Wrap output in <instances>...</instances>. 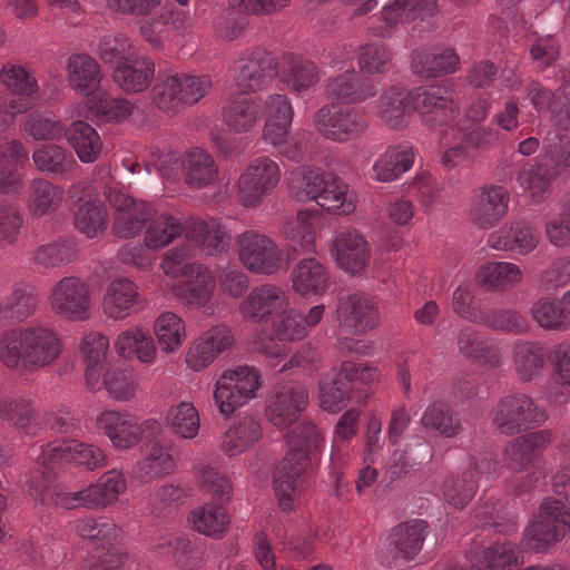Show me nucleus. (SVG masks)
<instances>
[{"mask_svg": "<svg viewBox=\"0 0 570 570\" xmlns=\"http://www.w3.org/2000/svg\"><path fill=\"white\" fill-rule=\"evenodd\" d=\"M285 441L292 450L276 466L273 482L279 508L292 512L296 508L304 472L311 463L309 454L318 448L322 436L314 423L304 421L285 434Z\"/></svg>", "mask_w": 570, "mask_h": 570, "instance_id": "f257e3e1", "label": "nucleus"}, {"mask_svg": "<svg viewBox=\"0 0 570 570\" xmlns=\"http://www.w3.org/2000/svg\"><path fill=\"white\" fill-rule=\"evenodd\" d=\"M60 353L56 333L47 327L10 330L0 335V360L8 368L39 370L50 365Z\"/></svg>", "mask_w": 570, "mask_h": 570, "instance_id": "f03ea898", "label": "nucleus"}, {"mask_svg": "<svg viewBox=\"0 0 570 570\" xmlns=\"http://www.w3.org/2000/svg\"><path fill=\"white\" fill-rule=\"evenodd\" d=\"M212 88L207 76L159 72L153 88V102L167 114H178L186 106L198 102Z\"/></svg>", "mask_w": 570, "mask_h": 570, "instance_id": "7ed1b4c3", "label": "nucleus"}, {"mask_svg": "<svg viewBox=\"0 0 570 570\" xmlns=\"http://www.w3.org/2000/svg\"><path fill=\"white\" fill-rule=\"evenodd\" d=\"M198 474L206 490L219 505H206L193 511L191 522L195 529L203 534L222 535L227 531L229 523L227 513L222 505L230 500L233 485L224 473L213 466L199 468Z\"/></svg>", "mask_w": 570, "mask_h": 570, "instance_id": "20e7f679", "label": "nucleus"}, {"mask_svg": "<svg viewBox=\"0 0 570 570\" xmlns=\"http://www.w3.org/2000/svg\"><path fill=\"white\" fill-rule=\"evenodd\" d=\"M548 419L546 410L521 392L503 395L491 411L493 428L505 436H513L530 428L543 424Z\"/></svg>", "mask_w": 570, "mask_h": 570, "instance_id": "39448f33", "label": "nucleus"}, {"mask_svg": "<svg viewBox=\"0 0 570 570\" xmlns=\"http://www.w3.org/2000/svg\"><path fill=\"white\" fill-rule=\"evenodd\" d=\"M105 461L104 452L92 444H86L73 439L63 440L59 443L50 442L41 446V452L37 456V463L45 468V471L40 472L42 480L33 476L32 483L37 490L47 488L52 480L51 470L58 464L75 463L94 470L102 466Z\"/></svg>", "mask_w": 570, "mask_h": 570, "instance_id": "423d86ee", "label": "nucleus"}, {"mask_svg": "<svg viewBox=\"0 0 570 570\" xmlns=\"http://www.w3.org/2000/svg\"><path fill=\"white\" fill-rule=\"evenodd\" d=\"M377 371L364 363L344 361L340 370L325 375L318 383L320 406L327 412L341 411L352 397L354 384H368L376 379Z\"/></svg>", "mask_w": 570, "mask_h": 570, "instance_id": "0eeeda50", "label": "nucleus"}, {"mask_svg": "<svg viewBox=\"0 0 570 570\" xmlns=\"http://www.w3.org/2000/svg\"><path fill=\"white\" fill-rule=\"evenodd\" d=\"M570 530V513L561 500L547 498L537 520L530 524L523 535L524 548L543 552L561 541Z\"/></svg>", "mask_w": 570, "mask_h": 570, "instance_id": "6e6552de", "label": "nucleus"}, {"mask_svg": "<svg viewBox=\"0 0 570 570\" xmlns=\"http://www.w3.org/2000/svg\"><path fill=\"white\" fill-rule=\"evenodd\" d=\"M281 179V169L273 159H253L236 181V200L247 208L258 207L272 194Z\"/></svg>", "mask_w": 570, "mask_h": 570, "instance_id": "1a4fd4ad", "label": "nucleus"}, {"mask_svg": "<svg viewBox=\"0 0 570 570\" xmlns=\"http://www.w3.org/2000/svg\"><path fill=\"white\" fill-rule=\"evenodd\" d=\"M313 127L327 140L347 142L363 136L368 129V121L365 115L356 109L328 104L315 112Z\"/></svg>", "mask_w": 570, "mask_h": 570, "instance_id": "9d476101", "label": "nucleus"}, {"mask_svg": "<svg viewBox=\"0 0 570 570\" xmlns=\"http://www.w3.org/2000/svg\"><path fill=\"white\" fill-rule=\"evenodd\" d=\"M259 386L261 375L255 367L244 365L227 370L216 383L215 404L222 414L229 416L255 397Z\"/></svg>", "mask_w": 570, "mask_h": 570, "instance_id": "9b49d317", "label": "nucleus"}, {"mask_svg": "<svg viewBox=\"0 0 570 570\" xmlns=\"http://www.w3.org/2000/svg\"><path fill=\"white\" fill-rule=\"evenodd\" d=\"M237 254L250 273L269 276L283 266V252L267 235L246 230L236 238Z\"/></svg>", "mask_w": 570, "mask_h": 570, "instance_id": "f8f14e48", "label": "nucleus"}, {"mask_svg": "<svg viewBox=\"0 0 570 570\" xmlns=\"http://www.w3.org/2000/svg\"><path fill=\"white\" fill-rule=\"evenodd\" d=\"M126 490V481L116 471L102 474L96 483L76 492H58L56 503L66 509L87 508L105 509L114 504Z\"/></svg>", "mask_w": 570, "mask_h": 570, "instance_id": "ddd939ff", "label": "nucleus"}, {"mask_svg": "<svg viewBox=\"0 0 570 570\" xmlns=\"http://www.w3.org/2000/svg\"><path fill=\"white\" fill-rule=\"evenodd\" d=\"M105 195L110 206L116 209L111 230L118 238L128 239L139 235L156 215V209L150 204L136 200L118 189L108 188Z\"/></svg>", "mask_w": 570, "mask_h": 570, "instance_id": "4468645a", "label": "nucleus"}, {"mask_svg": "<svg viewBox=\"0 0 570 570\" xmlns=\"http://www.w3.org/2000/svg\"><path fill=\"white\" fill-rule=\"evenodd\" d=\"M307 404V387L299 382H288L277 386L269 395L266 417L275 426L287 429L297 421Z\"/></svg>", "mask_w": 570, "mask_h": 570, "instance_id": "2eb2a0df", "label": "nucleus"}, {"mask_svg": "<svg viewBox=\"0 0 570 570\" xmlns=\"http://www.w3.org/2000/svg\"><path fill=\"white\" fill-rule=\"evenodd\" d=\"M51 308L71 321H85L90 316L88 285L76 276L62 277L51 289Z\"/></svg>", "mask_w": 570, "mask_h": 570, "instance_id": "dca6fc26", "label": "nucleus"}, {"mask_svg": "<svg viewBox=\"0 0 570 570\" xmlns=\"http://www.w3.org/2000/svg\"><path fill=\"white\" fill-rule=\"evenodd\" d=\"M336 323L341 335H360L376 326L377 314L366 296L346 294L338 298Z\"/></svg>", "mask_w": 570, "mask_h": 570, "instance_id": "f3484780", "label": "nucleus"}, {"mask_svg": "<svg viewBox=\"0 0 570 570\" xmlns=\"http://www.w3.org/2000/svg\"><path fill=\"white\" fill-rule=\"evenodd\" d=\"M277 66L272 52L256 48L238 60L236 85L244 92L261 90L276 77Z\"/></svg>", "mask_w": 570, "mask_h": 570, "instance_id": "a211bd4d", "label": "nucleus"}, {"mask_svg": "<svg viewBox=\"0 0 570 570\" xmlns=\"http://www.w3.org/2000/svg\"><path fill=\"white\" fill-rule=\"evenodd\" d=\"M414 107L422 120L432 128L446 125L459 114L452 90L441 86L414 92Z\"/></svg>", "mask_w": 570, "mask_h": 570, "instance_id": "6ab92c4d", "label": "nucleus"}, {"mask_svg": "<svg viewBox=\"0 0 570 570\" xmlns=\"http://www.w3.org/2000/svg\"><path fill=\"white\" fill-rule=\"evenodd\" d=\"M553 434L548 429L524 433L511 440L503 451L504 465L521 472L532 464L552 443Z\"/></svg>", "mask_w": 570, "mask_h": 570, "instance_id": "aec40b11", "label": "nucleus"}, {"mask_svg": "<svg viewBox=\"0 0 570 570\" xmlns=\"http://www.w3.org/2000/svg\"><path fill=\"white\" fill-rule=\"evenodd\" d=\"M285 306L284 291L272 284H263L254 287L240 302L239 312L245 321L258 323L268 321Z\"/></svg>", "mask_w": 570, "mask_h": 570, "instance_id": "412c9836", "label": "nucleus"}, {"mask_svg": "<svg viewBox=\"0 0 570 570\" xmlns=\"http://www.w3.org/2000/svg\"><path fill=\"white\" fill-rule=\"evenodd\" d=\"M412 71L422 79H434L456 72L460 57L453 48H417L411 55Z\"/></svg>", "mask_w": 570, "mask_h": 570, "instance_id": "4be33fe9", "label": "nucleus"}, {"mask_svg": "<svg viewBox=\"0 0 570 570\" xmlns=\"http://www.w3.org/2000/svg\"><path fill=\"white\" fill-rule=\"evenodd\" d=\"M510 195L498 185L484 186L475 197L470 216L474 225L489 229L501 220L508 213Z\"/></svg>", "mask_w": 570, "mask_h": 570, "instance_id": "5701e85b", "label": "nucleus"}, {"mask_svg": "<svg viewBox=\"0 0 570 570\" xmlns=\"http://www.w3.org/2000/svg\"><path fill=\"white\" fill-rule=\"evenodd\" d=\"M234 343L232 331L223 325L212 327L205 332L189 348L186 363L194 371L208 366L215 357L230 347Z\"/></svg>", "mask_w": 570, "mask_h": 570, "instance_id": "b1692460", "label": "nucleus"}, {"mask_svg": "<svg viewBox=\"0 0 570 570\" xmlns=\"http://www.w3.org/2000/svg\"><path fill=\"white\" fill-rule=\"evenodd\" d=\"M145 456L135 468V475L141 482L171 473L176 466L175 451L169 441L154 439L145 445Z\"/></svg>", "mask_w": 570, "mask_h": 570, "instance_id": "393cba45", "label": "nucleus"}, {"mask_svg": "<svg viewBox=\"0 0 570 570\" xmlns=\"http://www.w3.org/2000/svg\"><path fill=\"white\" fill-rule=\"evenodd\" d=\"M96 426L118 449H129L136 445L142 434L140 424L130 415L114 410L101 412L97 416Z\"/></svg>", "mask_w": 570, "mask_h": 570, "instance_id": "a878e982", "label": "nucleus"}, {"mask_svg": "<svg viewBox=\"0 0 570 570\" xmlns=\"http://www.w3.org/2000/svg\"><path fill=\"white\" fill-rule=\"evenodd\" d=\"M332 249L337 264L344 271L356 274L363 271L370 261V248L364 237L356 232L336 234Z\"/></svg>", "mask_w": 570, "mask_h": 570, "instance_id": "bb28decb", "label": "nucleus"}, {"mask_svg": "<svg viewBox=\"0 0 570 570\" xmlns=\"http://www.w3.org/2000/svg\"><path fill=\"white\" fill-rule=\"evenodd\" d=\"M373 81L355 70L345 71L326 83V95L345 104H356L375 96Z\"/></svg>", "mask_w": 570, "mask_h": 570, "instance_id": "cd10ccee", "label": "nucleus"}, {"mask_svg": "<svg viewBox=\"0 0 570 570\" xmlns=\"http://www.w3.org/2000/svg\"><path fill=\"white\" fill-rule=\"evenodd\" d=\"M324 312L323 304L313 306L306 315L289 309L272 323V333L279 342L302 340L322 321Z\"/></svg>", "mask_w": 570, "mask_h": 570, "instance_id": "c85d7f7f", "label": "nucleus"}, {"mask_svg": "<svg viewBox=\"0 0 570 570\" xmlns=\"http://www.w3.org/2000/svg\"><path fill=\"white\" fill-rule=\"evenodd\" d=\"M155 75V65L144 56H131L120 61L114 69V81L127 92H141L147 89Z\"/></svg>", "mask_w": 570, "mask_h": 570, "instance_id": "c756f323", "label": "nucleus"}, {"mask_svg": "<svg viewBox=\"0 0 570 570\" xmlns=\"http://www.w3.org/2000/svg\"><path fill=\"white\" fill-rule=\"evenodd\" d=\"M185 282L177 288V296L187 305L205 306L212 297L215 279L203 265H184Z\"/></svg>", "mask_w": 570, "mask_h": 570, "instance_id": "7c9ffc66", "label": "nucleus"}, {"mask_svg": "<svg viewBox=\"0 0 570 570\" xmlns=\"http://www.w3.org/2000/svg\"><path fill=\"white\" fill-rule=\"evenodd\" d=\"M0 81L12 95L22 97L12 99L9 102L8 112L16 115L30 108L31 104L26 98H31L37 94L38 83L35 77L23 67L14 65L4 66L0 71Z\"/></svg>", "mask_w": 570, "mask_h": 570, "instance_id": "2f4dec72", "label": "nucleus"}, {"mask_svg": "<svg viewBox=\"0 0 570 570\" xmlns=\"http://www.w3.org/2000/svg\"><path fill=\"white\" fill-rule=\"evenodd\" d=\"M140 304L141 298L136 284L127 278L114 279L102 301L105 314L114 320L125 318Z\"/></svg>", "mask_w": 570, "mask_h": 570, "instance_id": "473e14b6", "label": "nucleus"}, {"mask_svg": "<svg viewBox=\"0 0 570 570\" xmlns=\"http://www.w3.org/2000/svg\"><path fill=\"white\" fill-rule=\"evenodd\" d=\"M261 102L252 97L237 95L223 108V119L229 131H250L261 118Z\"/></svg>", "mask_w": 570, "mask_h": 570, "instance_id": "72a5a7b5", "label": "nucleus"}, {"mask_svg": "<svg viewBox=\"0 0 570 570\" xmlns=\"http://www.w3.org/2000/svg\"><path fill=\"white\" fill-rule=\"evenodd\" d=\"M181 164L185 170V183L190 188H204L218 179V167L214 157L202 148L195 147L187 151Z\"/></svg>", "mask_w": 570, "mask_h": 570, "instance_id": "f704fd0d", "label": "nucleus"}, {"mask_svg": "<svg viewBox=\"0 0 570 570\" xmlns=\"http://www.w3.org/2000/svg\"><path fill=\"white\" fill-rule=\"evenodd\" d=\"M415 111L414 92L392 86L381 97L380 118L392 129L404 126L406 116Z\"/></svg>", "mask_w": 570, "mask_h": 570, "instance_id": "c9c22d12", "label": "nucleus"}, {"mask_svg": "<svg viewBox=\"0 0 570 570\" xmlns=\"http://www.w3.org/2000/svg\"><path fill=\"white\" fill-rule=\"evenodd\" d=\"M501 236L493 243L498 249L515 250L527 255L534 250L540 242V234L535 227L523 218L514 219L500 229Z\"/></svg>", "mask_w": 570, "mask_h": 570, "instance_id": "e433bc0d", "label": "nucleus"}, {"mask_svg": "<svg viewBox=\"0 0 570 570\" xmlns=\"http://www.w3.org/2000/svg\"><path fill=\"white\" fill-rule=\"evenodd\" d=\"M458 347L460 353L480 364L498 367L502 363V355L497 345L489 343L472 327H464L459 332Z\"/></svg>", "mask_w": 570, "mask_h": 570, "instance_id": "4c0bfd02", "label": "nucleus"}, {"mask_svg": "<svg viewBox=\"0 0 570 570\" xmlns=\"http://www.w3.org/2000/svg\"><path fill=\"white\" fill-rule=\"evenodd\" d=\"M68 80L72 89L87 97L94 94L100 86V67L88 55H72L68 59Z\"/></svg>", "mask_w": 570, "mask_h": 570, "instance_id": "58836bf2", "label": "nucleus"}, {"mask_svg": "<svg viewBox=\"0 0 570 570\" xmlns=\"http://www.w3.org/2000/svg\"><path fill=\"white\" fill-rule=\"evenodd\" d=\"M37 295L24 284H16L0 301V321L16 324L31 317L37 309Z\"/></svg>", "mask_w": 570, "mask_h": 570, "instance_id": "ea45409f", "label": "nucleus"}, {"mask_svg": "<svg viewBox=\"0 0 570 570\" xmlns=\"http://www.w3.org/2000/svg\"><path fill=\"white\" fill-rule=\"evenodd\" d=\"M76 533L105 549L112 542L121 540L124 531L114 520L107 517L87 515L73 522Z\"/></svg>", "mask_w": 570, "mask_h": 570, "instance_id": "a19ab883", "label": "nucleus"}, {"mask_svg": "<svg viewBox=\"0 0 570 570\" xmlns=\"http://www.w3.org/2000/svg\"><path fill=\"white\" fill-rule=\"evenodd\" d=\"M292 282L294 291L301 295H320L328 287L330 277L325 266L311 257L296 264L292 271Z\"/></svg>", "mask_w": 570, "mask_h": 570, "instance_id": "79ce46f5", "label": "nucleus"}, {"mask_svg": "<svg viewBox=\"0 0 570 570\" xmlns=\"http://www.w3.org/2000/svg\"><path fill=\"white\" fill-rule=\"evenodd\" d=\"M262 436L259 421L254 416H244L229 428L222 440V450L228 456H235L253 446Z\"/></svg>", "mask_w": 570, "mask_h": 570, "instance_id": "37998d69", "label": "nucleus"}, {"mask_svg": "<svg viewBox=\"0 0 570 570\" xmlns=\"http://www.w3.org/2000/svg\"><path fill=\"white\" fill-rule=\"evenodd\" d=\"M63 198V190L43 178H35L28 187V207L36 217L55 213Z\"/></svg>", "mask_w": 570, "mask_h": 570, "instance_id": "c03bdc74", "label": "nucleus"}, {"mask_svg": "<svg viewBox=\"0 0 570 570\" xmlns=\"http://www.w3.org/2000/svg\"><path fill=\"white\" fill-rule=\"evenodd\" d=\"M520 267L509 262H490L480 267L476 273L479 284L489 289L507 291L522 282Z\"/></svg>", "mask_w": 570, "mask_h": 570, "instance_id": "a18cd8bd", "label": "nucleus"}, {"mask_svg": "<svg viewBox=\"0 0 570 570\" xmlns=\"http://www.w3.org/2000/svg\"><path fill=\"white\" fill-rule=\"evenodd\" d=\"M309 217L307 210H299L295 216H287L282 222V233L295 252L309 253L315 249L316 236Z\"/></svg>", "mask_w": 570, "mask_h": 570, "instance_id": "49530a36", "label": "nucleus"}, {"mask_svg": "<svg viewBox=\"0 0 570 570\" xmlns=\"http://www.w3.org/2000/svg\"><path fill=\"white\" fill-rule=\"evenodd\" d=\"M512 358L520 379L530 382L541 373L546 364V351L539 342L522 341L514 345Z\"/></svg>", "mask_w": 570, "mask_h": 570, "instance_id": "de8ad7c7", "label": "nucleus"}, {"mask_svg": "<svg viewBox=\"0 0 570 570\" xmlns=\"http://www.w3.org/2000/svg\"><path fill=\"white\" fill-rule=\"evenodd\" d=\"M283 81L295 91H304L320 80L317 66L299 56L287 55L284 58Z\"/></svg>", "mask_w": 570, "mask_h": 570, "instance_id": "09e8293b", "label": "nucleus"}, {"mask_svg": "<svg viewBox=\"0 0 570 570\" xmlns=\"http://www.w3.org/2000/svg\"><path fill=\"white\" fill-rule=\"evenodd\" d=\"M78 259L76 243L67 238H58L39 246L33 253V262L45 269L67 266Z\"/></svg>", "mask_w": 570, "mask_h": 570, "instance_id": "8fccbe9b", "label": "nucleus"}, {"mask_svg": "<svg viewBox=\"0 0 570 570\" xmlns=\"http://www.w3.org/2000/svg\"><path fill=\"white\" fill-rule=\"evenodd\" d=\"M67 136L81 161L92 163L100 155L101 139L89 124L81 120L73 121L67 130Z\"/></svg>", "mask_w": 570, "mask_h": 570, "instance_id": "3c124183", "label": "nucleus"}, {"mask_svg": "<svg viewBox=\"0 0 570 570\" xmlns=\"http://www.w3.org/2000/svg\"><path fill=\"white\" fill-rule=\"evenodd\" d=\"M478 488V472L468 469L461 474L448 476L442 484L445 501L456 509L464 508L474 497Z\"/></svg>", "mask_w": 570, "mask_h": 570, "instance_id": "603ef678", "label": "nucleus"}, {"mask_svg": "<svg viewBox=\"0 0 570 570\" xmlns=\"http://www.w3.org/2000/svg\"><path fill=\"white\" fill-rule=\"evenodd\" d=\"M107 218V209L101 202L86 200L78 205L73 214V224L80 233L92 238L105 232Z\"/></svg>", "mask_w": 570, "mask_h": 570, "instance_id": "864d4df0", "label": "nucleus"}, {"mask_svg": "<svg viewBox=\"0 0 570 570\" xmlns=\"http://www.w3.org/2000/svg\"><path fill=\"white\" fill-rule=\"evenodd\" d=\"M531 315L544 330L563 332L570 327V312L548 297H541L533 303Z\"/></svg>", "mask_w": 570, "mask_h": 570, "instance_id": "5fc2aeb1", "label": "nucleus"}, {"mask_svg": "<svg viewBox=\"0 0 570 570\" xmlns=\"http://www.w3.org/2000/svg\"><path fill=\"white\" fill-rule=\"evenodd\" d=\"M421 423L425 429L433 430L445 438L455 436L462 430L460 420L444 402H434L429 405L422 415Z\"/></svg>", "mask_w": 570, "mask_h": 570, "instance_id": "6e6d98bb", "label": "nucleus"}, {"mask_svg": "<svg viewBox=\"0 0 570 570\" xmlns=\"http://www.w3.org/2000/svg\"><path fill=\"white\" fill-rule=\"evenodd\" d=\"M428 522L415 520L400 524L393 533V544L396 552L405 559H412L421 550L424 542V531Z\"/></svg>", "mask_w": 570, "mask_h": 570, "instance_id": "4d7b16f0", "label": "nucleus"}, {"mask_svg": "<svg viewBox=\"0 0 570 570\" xmlns=\"http://www.w3.org/2000/svg\"><path fill=\"white\" fill-rule=\"evenodd\" d=\"M328 179H333V173L318 169L303 170L291 181L292 195L299 202L315 200L317 203L322 189L325 188Z\"/></svg>", "mask_w": 570, "mask_h": 570, "instance_id": "13d9d810", "label": "nucleus"}, {"mask_svg": "<svg viewBox=\"0 0 570 570\" xmlns=\"http://www.w3.org/2000/svg\"><path fill=\"white\" fill-rule=\"evenodd\" d=\"M148 223L145 242L150 249L165 247L183 234V223L171 215L163 214Z\"/></svg>", "mask_w": 570, "mask_h": 570, "instance_id": "bf43d9fd", "label": "nucleus"}, {"mask_svg": "<svg viewBox=\"0 0 570 570\" xmlns=\"http://www.w3.org/2000/svg\"><path fill=\"white\" fill-rule=\"evenodd\" d=\"M166 422L175 434L184 439H194L199 431L198 411L189 402L171 406L166 415Z\"/></svg>", "mask_w": 570, "mask_h": 570, "instance_id": "052dcab7", "label": "nucleus"}, {"mask_svg": "<svg viewBox=\"0 0 570 570\" xmlns=\"http://www.w3.org/2000/svg\"><path fill=\"white\" fill-rule=\"evenodd\" d=\"M177 18L174 11L165 10L156 14L142 17L138 21L140 37L154 49L163 47V33L176 28Z\"/></svg>", "mask_w": 570, "mask_h": 570, "instance_id": "680f3d73", "label": "nucleus"}, {"mask_svg": "<svg viewBox=\"0 0 570 570\" xmlns=\"http://www.w3.org/2000/svg\"><path fill=\"white\" fill-rule=\"evenodd\" d=\"M155 334L158 344L166 353L180 347L186 336L183 321L174 313L161 314L156 320Z\"/></svg>", "mask_w": 570, "mask_h": 570, "instance_id": "e2e57ef3", "label": "nucleus"}, {"mask_svg": "<svg viewBox=\"0 0 570 570\" xmlns=\"http://www.w3.org/2000/svg\"><path fill=\"white\" fill-rule=\"evenodd\" d=\"M478 324L484 325L494 331H502L512 334H523L529 331L525 318L519 312L510 308L483 311Z\"/></svg>", "mask_w": 570, "mask_h": 570, "instance_id": "0e129e2a", "label": "nucleus"}, {"mask_svg": "<svg viewBox=\"0 0 570 570\" xmlns=\"http://www.w3.org/2000/svg\"><path fill=\"white\" fill-rule=\"evenodd\" d=\"M33 163L41 171H48L57 175L71 170L75 160L71 155L57 145H43L37 149L33 155Z\"/></svg>", "mask_w": 570, "mask_h": 570, "instance_id": "69168bd1", "label": "nucleus"}, {"mask_svg": "<svg viewBox=\"0 0 570 570\" xmlns=\"http://www.w3.org/2000/svg\"><path fill=\"white\" fill-rule=\"evenodd\" d=\"M413 155L410 151L389 149L374 164L375 177L380 181H391L396 179L402 173L411 168Z\"/></svg>", "mask_w": 570, "mask_h": 570, "instance_id": "338daca9", "label": "nucleus"}, {"mask_svg": "<svg viewBox=\"0 0 570 570\" xmlns=\"http://www.w3.org/2000/svg\"><path fill=\"white\" fill-rule=\"evenodd\" d=\"M482 556L489 570H518L521 563L519 550L510 542H495Z\"/></svg>", "mask_w": 570, "mask_h": 570, "instance_id": "774afa93", "label": "nucleus"}]
</instances>
